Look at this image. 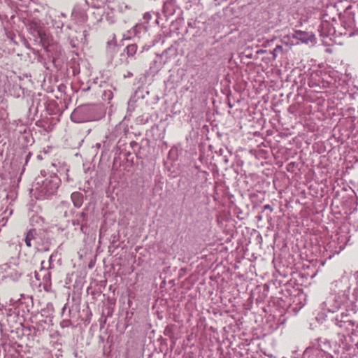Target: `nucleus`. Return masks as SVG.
Returning a JSON list of instances; mask_svg holds the SVG:
<instances>
[{
	"instance_id": "nucleus-30",
	"label": "nucleus",
	"mask_w": 358,
	"mask_h": 358,
	"mask_svg": "<svg viewBox=\"0 0 358 358\" xmlns=\"http://www.w3.org/2000/svg\"><path fill=\"white\" fill-rule=\"evenodd\" d=\"M29 157H30V153L27 155V160L28 159H29Z\"/></svg>"
},
{
	"instance_id": "nucleus-20",
	"label": "nucleus",
	"mask_w": 358,
	"mask_h": 358,
	"mask_svg": "<svg viewBox=\"0 0 358 358\" xmlns=\"http://www.w3.org/2000/svg\"><path fill=\"white\" fill-rule=\"evenodd\" d=\"M131 8L130 6L126 4L125 3H119L117 5V10L120 13H124L127 10H130Z\"/></svg>"
},
{
	"instance_id": "nucleus-1",
	"label": "nucleus",
	"mask_w": 358,
	"mask_h": 358,
	"mask_svg": "<svg viewBox=\"0 0 358 358\" xmlns=\"http://www.w3.org/2000/svg\"><path fill=\"white\" fill-rule=\"evenodd\" d=\"M350 287L351 285L348 276L343 275L339 280H335L331 286V290L335 292V296L322 303V310L334 313L342 305L348 304L350 300Z\"/></svg>"
},
{
	"instance_id": "nucleus-5",
	"label": "nucleus",
	"mask_w": 358,
	"mask_h": 358,
	"mask_svg": "<svg viewBox=\"0 0 358 358\" xmlns=\"http://www.w3.org/2000/svg\"><path fill=\"white\" fill-rule=\"evenodd\" d=\"M303 358H334V357L321 349L309 348L305 350Z\"/></svg>"
},
{
	"instance_id": "nucleus-25",
	"label": "nucleus",
	"mask_w": 358,
	"mask_h": 358,
	"mask_svg": "<svg viewBox=\"0 0 358 358\" xmlns=\"http://www.w3.org/2000/svg\"><path fill=\"white\" fill-rule=\"evenodd\" d=\"M3 315V306L0 304V317Z\"/></svg>"
},
{
	"instance_id": "nucleus-14",
	"label": "nucleus",
	"mask_w": 358,
	"mask_h": 358,
	"mask_svg": "<svg viewBox=\"0 0 358 358\" xmlns=\"http://www.w3.org/2000/svg\"><path fill=\"white\" fill-rule=\"evenodd\" d=\"M124 51L127 52L128 57H133L137 51V45L134 43L128 45L124 48Z\"/></svg>"
},
{
	"instance_id": "nucleus-28",
	"label": "nucleus",
	"mask_w": 358,
	"mask_h": 358,
	"mask_svg": "<svg viewBox=\"0 0 358 358\" xmlns=\"http://www.w3.org/2000/svg\"><path fill=\"white\" fill-rule=\"evenodd\" d=\"M264 52H265V50H260L257 51V53H264Z\"/></svg>"
},
{
	"instance_id": "nucleus-9",
	"label": "nucleus",
	"mask_w": 358,
	"mask_h": 358,
	"mask_svg": "<svg viewBox=\"0 0 358 358\" xmlns=\"http://www.w3.org/2000/svg\"><path fill=\"white\" fill-rule=\"evenodd\" d=\"M334 324L341 329V332H350L353 330L355 322L352 320L340 321V322H334Z\"/></svg>"
},
{
	"instance_id": "nucleus-15",
	"label": "nucleus",
	"mask_w": 358,
	"mask_h": 358,
	"mask_svg": "<svg viewBox=\"0 0 358 358\" xmlns=\"http://www.w3.org/2000/svg\"><path fill=\"white\" fill-rule=\"evenodd\" d=\"M346 321V320H352L350 318L349 314L346 313H342L339 315H336V317L333 320L334 322H340V321Z\"/></svg>"
},
{
	"instance_id": "nucleus-6",
	"label": "nucleus",
	"mask_w": 358,
	"mask_h": 358,
	"mask_svg": "<svg viewBox=\"0 0 358 358\" xmlns=\"http://www.w3.org/2000/svg\"><path fill=\"white\" fill-rule=\"evenodd\" d=\"M293 37L306 44L313 43L315 41V35L313 33L301 30L295 31Z\"/></svg>"
},
{
	"instance_id": "nucleus-4",
	"label": "nucleus",
	"mask_w": 358,
	"mask_h": 358,
	"mask_svg": "<svg viewBox=\"0 0 358 358\" xmlns=\"http://www.w3.org/2000/svg\"><path fill=\"white\" fill-rule=\"evenodd\" d=\"M2 268L6 273V276L13 281L17 280L22 275L18 266L11 263L5 264Z\"/></svg>"
},
{
	"instance_id": "nucleus-22",
	"label": "nucleus",
	"mask_w": 358,
	"mask_h": 358,
	"mask_svg": "<svg viewBox=\"0 0 358 358\" xmlns=\"http://www.w3.org/2000/svg\"><path fill=\"white\" fill-rule=\"evenodd\" d=\"M106 140L103 142V147L106 149H108L110 148V145H111L110 140H108V136H106Z\"/></svg>"
},
{
	"instance_id": "nucleus-35",
	"label": "nucleus",
	"mask_w": 358,
	"mask_h": 358,
	"mask_svg": "<svg viewBox=\"0 0 358 358\" xmlns=\"http://www.w3.org/2000/svg\"><path fill=\"white\" fill-rule=\"evenodd\" d=\"M71 43H73V41H71ZM72 46H73V47H75V46H76V45H75V44H73V43H72Z\"/></svg>"
},
{
	"instance_id": "nucleus-33",
	"label": "nucleus",
	"mask_w": 358,
	"mask_h": 358,
	"mask_svg": "<svg viewBox=\"0 0 358 358\" xmlns=\"http://www.w3.org/2000/svg\"><path fill=\"white\" fill-rule=\"evenodd\" d=\"M78 224V222L73 221V224Z\"/></svg>"
},
{
	"instance_id": "nucleus-36",
	"label": "nucleus",
	"mask_w": 358,
	"mask_h": 358,
	"mask_svg": "<svg viewBox=\"0 0 358 358\" xmlns=\"http://www.w3.org/2000/svg\"><path fill=\"white\" fill-rule=\"evenodd\" d=\"M185 7L186 8H188V5L187 4Z\"/></svg>"
},
{
	"instance_id": "nucleus-18",
	"label": "nucleus",
	"mask_w": 358,
	"mask_h": 358,
	"mask_svg": "<svg viewBox=\"0 0 358 358\" xmlns=\"http://www.w3.org/2000/svg\"><path fill=\"white\" fill-rule=\"evenodd\" d=\"M357 302H358V288L354 289L352 294L351 296H350V300L348 301V303L351 304H355Z\"/></svg>"
},
{
	"instance_id": "nucleus-8",
	"label": "nucleus",
	"mask_w": 358,
	"mask_h": 358,
	"mask_svg": "<svg viewBox=\"0 0 358 358\" xmlns=\"http://www.w3.org/2000/svg\"><path fill=\"white\" fill-rule=\"evenodd\" d=\"M37 238L38 233L36 229H31L27 232L24 241L26 245L30 248L33 245L32 242L37 243Z\"/></svg>"
},
{
	"instance_id": "nucleus-10",
	"label": "nucleus",
	"mask_w": 358,
	"mask_h": 358,
	"mask_svg": "<svg viewBox=\"0 0 358 358\" xmlns=\"http://www.w3.org/2000/svg\"><path fill=\"white\" fill-rule=\"evenodd\" d=\"M176 3L172 0H166L164 3L163 10L166 15H173L176 12Z\"/></svg>"
},
{
	"instance_id": "nucleus-13",
	"label": "nucleus",
	"mask_w": 358,
	"mask_h": 358,
	"mask_svg": "<svg viewBox=\"0 0 358 358\" xmlns=\"http://www.w3.org/2000/svg\"><path fill=\"white\" fill-rule=\"evenodd\" d=\"M132 31L135 36L140 37V34L146 32V27L143 24H136L133 27Z\"/></svg>"
},
{
	"instance_id": "nucleus-12",
	"label": "nucleus",
	"mask_w": 358,
	"mask_h": 358,
	"mask_svg": "<svg viewBox=\"0 0 358 358\" xmlns=\"http://www.w3.org/2000/svg\"><path fill=\"white\" fill-rule=\"evenodd\" d=\"M59 261V255L57 252H54L49 257L48 263L45 262V266L47 270L53 269L55 266V262Z\"/></svg>"
},
{
	"instance_id": "nucleus-39",
	"label": "nucleus",
	"mask_w": 358,
	"mask_h": 358,
	"mask_svg": "<svg viewBox=\"0 0 358 358\" xmlns=\"http://www.w3.org/2000/svg\"><path fill=\"white\" fill-rule=\"evenodd\" d=\"M188 1H189L190 0H188Z\"/></svg>"
},
{
	"instance_id": "nucleus-17",
	"label": "nucleus",
	"mask_w": 358,
	"mask_h": 358,
	"mask_svg": "<svg viewBox=\"0 0 358 358\" xmlns=\"http://www.w3.org/2000/svg\"><path fill=\"white\" fill-rule=\"evenodd\" d=\"M116 48H117V43L114 38L107 43V50L108 52H110V53L114 52Z\"/></svg>"
},
{
	"instance_id": "nucleus-11",
	"label": "nucleus",
	"mask_w": 358,
	"mask_h": 358,
	"mask_svg": "<svg viewBox=\"0 0 358 358\" xmlns=\"http://www.w3.org/2000/svg\"><path fill=\"white\" fill-rule=\"evenodd\" d=\"M71 199L76 208H80L83 202V195L80 192H75L71 195Z\"/></svg>"
},
{
	"instance_id": "nucleus-34",
	"label": "nucleus",
	"mask_w": 358,
	"mask_h": 358,
	"mask_svg": "<svg viewBox=\"0 0 358 358\" xmlns=\"http://www.w3.org/2000/svg\"><path fill=\"white\" fill-rule=\"evenodd\" d=\"M329 34V31H328V33H324V35H327Z\"/></svg>"
},
{
	"instance_id": "nucleus-7",
	"label": "nucleus",
	"mask_w": 358,
	"mask_h": 358,
	"mask_svg": "<svg viewBox=\"0 0 358 358\" xmlns=\"http://www.w3.org/2000/svg\"><path fill=\"white\" fill-rule=\"evenodd\" d=\"M41 271L45 272L43 277V288L45 291H50L51 289V273L46 269L44 261L41 262Z\"/></svg>"
},
{
	"instance_id": "nucleus-38",
	"label": "nucleus",
	"mask_w": 358,
	"mask_h": 358,
	"mask_svg": "<svg viewBox=\"0 0 358 358\" xmlns=\"http://www.w3.org/2000/svg\"><path fill=\"white\" fill-rule=\"evenodd\" d=\"M282 358H287V357H282Z\"/></svg>"
},
{
	"instance_id": "nucleus-21",
	"label": "nucleus",
	"mask_w": 358,
	"mask_h": 358,
	"mask_svg": "<svg viewBox=\"0 0 358 358\" xmlns=\"http://www.w3.org/2000/svg\"><path fill=\"white\" fill-rule=\"evenodd\" d=\"M52 26L56 27L57 29H62L63 27V23L60 20H52Z\"/></svg>"
},
{
	"instance_id": "nucleus-24",
	"label": "nucleus",
	"mask_w": 358,
	"mask_h": 358,
	"mask_svg": "<svg viewBox=\"0 0 358 358\" xmlns=\"http://www.w3.org/2000/svg\"><path fill=\"white\" fill-rule=\"evenodd\" d=\"M132 76H133V73L130 71H128L126 74L124 75V78H131Z\"/></svg>"
},
{
	"instance_id": "nucleus-16",
	"label": "nucleus",
	"mask_w": 358,
	"mask_h": 358,
	"mask_svg": "<svg viewBox=\"0 0 358 358\" xmlns=\"http://www.w3.org/2000/svg\"><path fill=\"white\" fill-rule=\"evenodd\" d=\"M106 19L110 24H113L115 22V17L113 9L106 12Z\"/></svg>"
},
{
	"instance_id": "nucleus-37",
	"label": "nucleus",
	"mask_w": 358,
	"mask_h": 358,
	"mask_svg": "<svg viewBox=\"0 0 358 358\" xmlns=\"http://www.w3.org/2000/svg\"><path fill=\"white\" fill-rule=\"evenodd\" d=\"M37 276H38V273H36V278H38Z\"/></svg>"
},
{
	"instance_id": "nucleus-19",
	"label": "nucleus",
	"mask_w": 358,
	"mask_h": 358,
	"mask_svg": "<svg viewBox=\"0 0 358 358\" xmlns=\"http://www.w3.org/2000/svg\"><path fill=\"white\" fill-rule=\"evenodd\" d=\"M282 52V46L280 45H278L275 46V48L271 52V53L273 55V59H275L278 55L280 53Z\"/></svg>"
},
{
	"instance_id": "nucleus-31",
	"label": "nucleus",
	"mask_w": 358,
	"mask_h": 358,
	"mask_svg": "<svg viewBox=\"0 0 358 358\" xmlns=\"http://www.w3.org/2000/svg\"><path fill=\"white\" fill-rule=\"evenodd\" d=\"M80 217H84V213H80Z\"/></svg>"
},
{
	"instance_id": "nucleus-26",
	"label": "nucleus",
	"mask_w": 358,
	"mask_h": 358,
	"mask_svg": "<svg viewBox=\"0 0 358 358\" xmlns=\"http://www.w3.org/2000/svg\"><path fill=\"white\" fill-rule=\"evenodd\" d=\"M326 26H327V27H328V26H329V24H328L327 22H325V23H322V27L323 28H324V27H325Z\"/></svg>"
},
{
	"instance_id": "nucleus-32",
	"label": "nucleus",
	"mask_w": 358,
	"mask_h": 358,
	"mask_svg": "<svg viewBox=\"0 0 358 358\" xmlns=\"http://www.w3.org/2000/svg\"><path fill=\"white\" fill-rule=\"evenodd\" d=\"M78 224V222L73 221V224Z\"/></svg>"
},
{
	"instance_id": "nucleus-2",
	"label": "nucleus",
	"mask_w": 358,
	"mask_h": 358,
	"mask_svg": "<svg viewBox=\"0 0 358 358\" xmlns=\"http://www.w3.org/2000/svg\"><path fill=\"white\" fill-rule=\"evenodd\" d=\"M34 187L37 198L41 199H46L56 192L59 187V179L55 176L48 178L45 180L39 178L37 179Z\"/></svg>"
},
{
	"instance_id": "nucleus-3",
	"label": "nucleus",
	"mask_w": 358,
	"mask_h": 358,
	"mask_svg": "<svg viewBox=\"0 0 358 358\" xmlns=\"http://www.w3.org/2000/svg\"><path fill=\"white\" fill-rule=\"evenodd\" d=\"M94 109L90 106H81L76 108L71 115L73 122L80 123L91 121L94 119Z\"/></svg>"
},
{
	"instance_id": "nucleus-27",
	"label": "nucleus",
	"mask_w": 358,
	"mask_h": 358,
	"mask_svg": "<svg viewBox=\"0 0 358 358\" xmlns=\"http://www.w3.org/2000/svg\"><path fill=\"white\" fill-rule=\"evenodd\" d=\"M224 162H225L226 164H227V163H228V159H227V157H224Z\"/></svg>"
},
{
	"instance_id": "nucleus-23",
	"label": "nucleus",
	"mask_w": 358,
	"mask_h": 358,
	"mask_svg": "<svg viewBox=\"0 0 358 358\" xmlns=\"http://www.w3.org/2000/svg\"><path fill=\"white\" fill-rule=\"evenodd\" d=\"M263 208L264 210H269L271 212L273 211V208L269 204H266V205L264 206Z\"/></svg>"
},
{
	"instance_id": "nucleus-29",
	"label": "nucleus",
	"mask_w": 358,
	"mask_h": 358,
	"mask_svg": "<svg viewBox=\"0 0 358 358\" xmlns=\"http://www.w3.org/2000/svg\"><path fill=\"white\" fill-rule=\"evenodd\" d=\"M355 277H356V279H357V281H358V271H357V272H356V273H355Z\"/></svg>"
}]
</instances>
